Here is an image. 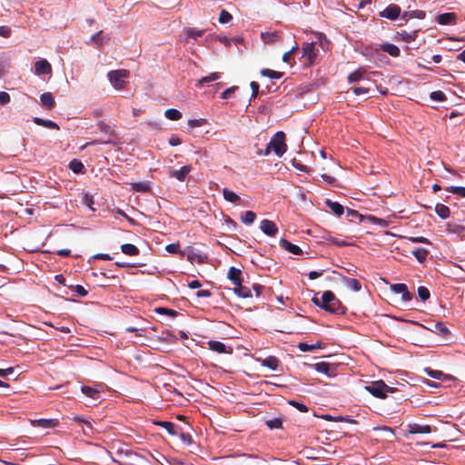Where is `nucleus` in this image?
<instances>
[{"mask_svg":"<svg viewBox=\"0 0 465 465\" xmlns=\"http://www.w3.org/2000/svg\"><path fill=\"white\" fill-rule=\"evenodd\" d=\"M35 70L37 75L49 74L52 72V67L47 60L41 59L35 62Z\"/></svg>","mask_w":465,"mask_h":465,"instance_id":"obj_10","label":"nucleus"},{"mask_svg":"<svg viewBox=\"0 0 465 465\" xmlns=\"http://www.w3.org/2000/svg\"><path fill=\"white\" fill-rule=\"evenodd\" d=\"M425 12L422 10H415L411 13V17L418 18V19H423L425 18Z\"/></svg>","mask_w":465,"mask_h":465,"instance_id":"obj_57","label":"nucleus"},{"mask_svg":"<svg viewBox=\"0 0 465 465\" xmlns=\"http://www.w3.org/2000/svg\"><path fill=\"white\" fill-rule=\"evenodd\" d=\"M326 205L329 209L337 216H341L344 213V207L337 202H332L331 200H326Z\"/></svg>","mask_w":465,"mask_h":465,"instance_id":"obj_24","label":"nucleus"},{"mask_svg":"<svg viewBox=\"0 0 465 465\" xmlns=\"http://www.w3.org/2000/svg\"><path fill=\"white\" fill-rule=\"evenodd\" d=\"M440 25H454L456 23V15L453 13L440 14L436 18Z\"/></svg>","mask_w":465,"mask_h":465,"instance_id":"obj_15","label":"nucleus"},{"mask_svg":"<svg viewBox=\"0 0 465 465\" xmlns=\"http://www.w3.org/2000/svg\"><path fill=\"white\" fill-rule=\"evenodd\" d=\"M40 102H41V104L48 110L54 108V106L55 104L53 94L49 92L44 93L41 94Z\"/></svg>","mask_w":465,"mask_h":465,"instance_id":"obj_18","label":"nucleus"},{"mask_svg":"<svg viewBox=\"0 0 465 465\" xmlns=\"http://www.w3.org/2000/svg\"><path fill=\"white\" fill-rule=\"evenodd\" d=\"M165 250L170 253H178L181 256L184 255V252L180 250V244L178 242L170 243V244L166 245Z\"/></svg>","mask_w":465,"mask_h":465,"instance_id":"obj_43","label":"nucleus"},{"mask_svg":"<svg viewBox=\"0 0 465 465\" xmlns=\"http://www.w3.org/2000/svg\"><path fill=\"white\" fill-rule=\"evenodd\" d=\"M411 241L413 242H420V243L430 244V240L425 238V237H423V236L411 237Z\"/></svg>","mask_w":465,"mask_h":465,"instance_id":"obj_60","label":"nucleus"},{"mask_svg":"<svg viewBox=\"0 0 465 465\" xmlns=\"http://www.w3.org/2000/svg\"><path fill=\"white\" fill-rule=\"evenodd\" d=\"M228 279L233 283L234 286L240 285L242 280V271L235 267H230L227 274Z\"/></svg>","mask_w":465,"mask_h":465,"instance_id":"obj_12","label":"nucleus"},{"mask_svg":"<svg viewBox=\"0 0 465 465\" xmlns=\"http://www.w3.org/2000/svg\"><path fill=\"white\" fill-rule=\"evenodd\" d=\"M366 391L379 399H385L388 392H393L395 388L388 386L383 381H378L365 387Z\"/></svg>","mask_w":465,"mask_h":465,"instance_id":"obj_4","label":"nucleus"},{"mask_svg":"<svg viewBox=\"0 0 465 465\" xmlns=\"http://www.w3.org/2000/svg\"><path fill=\"white\" fill-rule=\"evenodd\" d=\"M262 74L264 76H268L273 79H280L282 76V74L280 72H276L271 69H263L262 70Z\"/></svg>","mask_w":465,"mask_h":465,"instance_id":"obj_46","label":"nucleus"},{"mask_svg":"<svg viewBox=\"0 0 465 465\" xmlns=\"http://www.w3.org/2000/svg\"><path fill=\"white\" fill-rule=\"evenodd\" d=\"M353 93L355 95H367L369 89L366 87H355Z\"/></svg>","mask_w":465,"mask_h":465,"instance_id":"obj_56","label":"nucleus"},{"mask_svg":"<svg viewBox=\"0 0 465 465\" xmlns=\"http://www.w3.org/2000/svg\"><path fill=\"white\" fill-rule=\"evenodd\" d=\"M34 123L37 125H41V126H44L48 129H56V130L59 129V126L57 125V124L51 120H45V119H42L40 117H35Z\"/></svg>","mask_w":465,"mask_h":465,"instance_id":"obj_26","label":"nucleus"},{"mask_svg":"<svg viewBox=\"0 0 465 465\" xmlns=\"http://www.w3.org/2000/svg\"><path fill=\"white\" fill-rule=\"evenodd\" d=\"M411 253L420 262H423L429 254V251L424 248H416L411 251Z\"/></svg>","mask_w":465,"mask_h":465,"instance_id":"obj_29","label":"nucleus"},{"mask_svg":"<svg viewBox=\"0 0 465 465\" xmlns=\"http://www.w3.org/2000/svg\"><path fill=\"white\" fill-rule=\"evenodd\" d=\"M380 49L388 53L392 57H398L401 54L399 47L390 43H384L381 45Z\"/></svg>","mask_w":465,"mask_h":465,"instance_id":"obj_19","label":"nucleus"},{"mask_svg":"<svg viewBox=\"0 0 465 465\" xmlns=\"http://www.w3.org/2000/svg\"><path fill=\"white\" fill-rule=\"evenodd\" d=\"M129 71L125 69L113 70L108 72L107 77L110 84L116 89L122 90L125 87V79L129 77Z\"/></svg>","mask_w":465,"mask_h":465,"instance_id":"obj_3","label":"nucleus"},{"mask_svg":"<svg viewBox=\"0 0 465 465\" xmlns=\"http://www.w3.org/2000/svg\"><path fill=\"white\" fill-rule=\"evenodd\" d=\"M343 282L349 289H351L354 292H359L361 289V282L356 279L343 277Z\"/></svg>","mask_w":465,"mask_h":465,"instance_id":"obj_27","label":"nucleus"},{"mask_svg":"<svg viewBox=\"0 0 465 465\" xmlns=\"http://www.w3.org/2000/svg\"><path fill=\"white\" fill-rule=\"evenodd\" d=\"M314 369L321 373L326 374L327 376L331 377L333 375L334 369L331 367V365L325 361H321L318 363H315L313 365Z\"/></svg>","mask_w":465,"mask_h":465,"instance_id":"obj_16","label":"nucleus"},{"mask_svg":"<svg viewBox=\"0 0 465 465\" xmlns=\"http://www.w3.org/2000/svg\"><path fill=\"white\" fill-rule=\"evenodd\" d=\"M10 95L6 92H0V104H5L9 103Z\"/></svg>","mask_w":465,"mask_h":465,"instance_id":"obj_61","label":"nucleus"},{"mask_svg":"<svg viewBox=\"0 0 465 465\" xmlns=\"http://www.w3.org/2000/svg\"><path fill=\"white\" fill-rule=\"evenodd\" d=\"M121 251L129 256H136L139 255L140 250L132 243H124L121 245Z\"/></svg>","mask_w":465,"mask_h":465,"instance_id":"obj_25","label":"nucleus"},{"mask_svg":"<svg viewBox=\"0 0 465 465\" xmlns=\"http://www.w3.org/2000/svg\"><path fill=\"white\" fill-rule=\"evenodd\" d=\"M203 30H195L193 28H187L185 30V35L187 37H192L193 39H197L198 37H201L203 35Z\"/></svg>","mask_w":465,"mask_h":465,"instance_id":"obj_45","label":"nucleus"},{"mask_svg":"<svg viewBox=\"0 0 465 465\" xmlns=\"http://www.w3.org/2000/svg\"><path fill=\"white\" fill-rule=\"evenodd\" d=\"M186 258L191 263H205L208 261V256L199 250L193 247H188L186 250Z\"/></svg>","mask_w":465,"mask_h":465,"instance_id":"obj_5","label":"nucleus"},{"mask_svg":"<svg viewBox=\"0 0 465 465\" xmlns=\"http://www.w3.org/2000/svg\"><path fill=\"white\" fill-rule=\"evenodd\" d=\"M365 73H366V71L362 68H360V69L354 71L353 73H351L349 75V77H348L349 82L354 83V82L360 81L363 77Z\"/></svg>","mask_w":465,"mask_h":465,"instance_id":"obj_37","label":"nucleus"},{"mask_svg":"<svg viewBox=\"0 0 465 465\" xmlns=\"http://www.w3.org/2000/svg\"><path fill=\"white\" fill-rule=\"evenodd\" d=\"M262 366H266V367L270 368L271 370L274 371L278 368L279 361L274 356H269L262 361Z\"/></svg>","mask_w":465,"mask_h":465,"instance_id":"obj_32","label":"nucleus"},{"mask_svg":"<svg viewBox=\"0 0 465 465\" xmlns=\"http://www.w3.org/2000/svg\"><path fill=\"white\" fill-rule=\"evenodd\" d=\"M391 289L394 293L401 294V298L404 302H410L412 299V295L408 291L407 285L404 283L392 284Z\"/></svg>","mask_w":465,"mask_h":465,"instance_id":"obj_7","label":"nucleus"},{"mask_svg":"<svg viewBox=\"0 0 465 465\" xmlns=\"http://www.w3.org/2000/svg\"><path fill=\"white\" fill-rule=\"evenodd\" d=\"M81 202L83 204H84L85 206H87L88 208H90L91 210H94V208L93 207L94 203V196L87 193H81Z\"/></svg>","mask_w":465,"mask_h":465,"instance_id":"obj_33","label":"nucleus"},{"mask_svg":"<svg viewBox=\"0 0 465 465\" xmlns=\"http://www.w3.org/2000/svg\"><path fill=\"white\" fill-rule=\"evenodd\" d=\"M208 348L218 353H232V349L231 347L227 348L223 342L219 341H209Z\"/></svg>","mask_w":465,"mask_h":465,"instance_id":"obj_9","label":"nucleus"},{"mask_svg":"<svg viewBox=\"0 0 465 465\" xmlns=\"http://www.w3.org/2000/svg\"><path fill=\"white\" fill-rule=\"evenodd\" d=\"M267 427L271 430L280 429L282 426V420L280 418H273L265 421Z\"/></svg>","mask_w":465,"mask_h":465,"instance_id":"obj_41","label":"nucleus"},{"mask_svg":"<svg viewBox=\"0 0 465 465\" xmlns=\"http://www.w3.org/2000/svg\"><path fill=\"white\" fill-rule=\"evenodd\" d=\"M154 312L157 314H164L173 318L178 315V312L165 307H157L154 309Z\"/></svg>","mask_w":465,"mask_h":465,"instance_id":"obj_38","label":"nucleus"},{"mask_svg":"<svg viewBox=\"0 0 465 465\" xmlns=\"http://www.w3.org/2000/svg\"><path fill=\"white\" fill-rule=\"evenodd\" d=\"M430 98L434 101L442 102L446 100V95L441 91H434L430 94Z\"/></svg>","mask_w":465,"mask_h":465,"instance_id":"obj_53","label":"nucleus"},{"mask_svg":"<svg viewBox=\"0 0 465 465\" xmlns=\"http://www.w3.org/2000/svg\"><path fill=\"white\" fill-rule=\"evenodd\" d=\"M401 14V8L396 5H390L383 11L380 13L381 17L391 20L396 19Z\"/></svg>","mask_w":465,"mask_h":465,"instance_id":"obj_11","label":"nucleus"},{"mask_svg":"<svg viewBox=\"0 0 465 465\" xmlns=\"http://www.w3.org/2000/svg\"><path fill=\"white\" fill-rule=\"evenodd\" d=\"M232 19V15L229 12H227L226 10H222L219 15V18H218V20L221 24H227V23L231 22Z\"/></svg>","mask_w":465,"mask_h":465,"instance_id":"obj_47","label":"nucleus"},{"mask_svg":"<svg viewBox=\"0 0 465 465\" xmlns=\"http://www.w3.org/2000/svg\"><path fill=\"white\" fill-rule=\"evenodd\" d=\"M434 331L442 335L449 333L448 328L444 325V323L440 322H438L434 324Z\"/></svg>","mask_w":465,"mask_h":465,"instance_id":"obj_49","label":"nucleus"},{"mask_svg":"<svg viewBox=\"0 0 465 465\" xmlns=\"http://www.w3.org/2000/svg\"><path fill=\"white\" fill-rule=\"evenodd\" d=\"M192 171L191 165H184L179 171H175L173 174H187Z\"/></svg>","mask_w":465,"mask_h":465,"instance_id":"obj_62","label":"nucleus"},{"mask_svg":"<svg viewBox=\"0 0 465 465\" xmlns=\"http://www.w3.org/2000/svg\"><path fill=\"white\" fill-rule=\"evenodd\" d=\"M218 79H220V74L218 73H215V72L214 73H211L209 75L202 77L198 81V84L202 85V84H207V83H210V82L216 81Z\"/></svg>","mask_w":465,"mask_h":465,"instance_id":"obj_40","label":"nucleus"},{"mask_svg":"<svg viewBox=\"0 0 465 465\" xmlns=\"http://www.w3.org/2000/svg\"><path fill=\"white\" fill-rule=\"evenodd\" d=\"M223 195L226 201L233 203H236L238 201H240V197L234 192L229 190L228 188H223Z\"/></svg>","mask_w":465,"mask_h":465,"instance_id":"obj_31","label":"nucleus"},{"mask_svg":"<svg viewBox=\"0 0 465 465\" xmlns=\"http://www.w3.org/2000/svg\"><path fill=\"white\" fill-rule=\"evenodd\" d=\"M154 424L165 429L167 432L172 436H176L179 433V430L176 428V426L171 421L159 420L155 421Z\"/></svg>","mask_w":465,"mask_h":465,"instance_id":"obj_21","label":"nucleus"},{"mask_svg":"<svg viewBox=\"0 0 465 465\" xmlns=\"http://www.w3.org/2000/svg\"><path fill=\"white\" fill-rule=\"evenodd\" d=\"M318 50L314 43H304L302 45V57L307 59V65L311 66L314 64L317 57Z\"/></svg>","mask_w":465,"mask_h":465,"instance_id":"obj_6","label":"nucleus"},{"mask_svg":"<svg viewBox=\"0 0 465 465\" xmlns=\"http://www.w3.org/2000/svg\"><path fill=\"white\" fill-rule=\"evenodd\" d=\"M130 185L132 190L137 193H148L151 190V183L148 181L131 183Z\"/></svg>","mask_w":465,"mask_h":465,"instance_id":"obj_17","label":"nucleus"},{"mask_svg":"<svg viewBox=\"0 0 465 465\" xmlns=\"http://www.w3.org/2000/svg\"><path fill=\"white\" fill-rule=\"evenodd\" d=\"M426 372L428 375L437 380H441L445 377V374L442 371L437 370L426 369Z\"/></svg>","mask_w":465,"mask_h":465,"instance_id":"obj_51","label":"nucleus"},{"mask_svg":"<svg viewBox=\"0 0 465 465\" xmlns=\"http://www.w3.org/2000/svg\"><path fill=\"white\" fill-rule=\"evenodd\" d=\"M448 190L460 197L465 198V187L462 186H451Z\"/></svg>","mask_w":465,"mask_h":465,"instance_id":"obj_52","label":"nucleus"},{"mask_svg":"<svg viewBox=\"0 0 465 465\" xmlns=\"http://www.w3.org/2000/svg\"><path fill=\"white\" fill-rule=\"evenodd\" d=\"M260 229L269 236H274L278 232V227L275 223L267 219L261 222Z\"/></svg>","mask_w":465,"mask_h":465,"instance_id":"obj_8","label":"nucleus"},{"mask_svg":"<svg viewBox=\"0 0 465 465\" xmlns=\"http://www.w3.org/2000/svg\"><path fill=\"white\" fill-rule=\"evenodd\" d=\"M347 215L351 218H358L361 222L363 221V215L361 214L358 211L347 208L346 210Z\"/></svg>","mask_w":465,"mask_h":465,"instance_id":"obj_54","label":"nucleus"},{"mask_svg":"<svg viewBox=\"0 0 465 465\" xmlns=\"http://www.w3.org/2000/svg\"><path fill=\"white\" fill-rule=\"evenodd\" d=\"M82 392L85 394L87 397H90L94 400H97L101 396V391L98 386L90 387V386H83Z\"/></svg>","mask_w":465,"mask_h":465,"instance_id":"obj_20","label":"nucleus"},{"mask_svg":"<svg viewBox=\"0 0 465 465\" xmlns=\"http://www.w3.org/2000/svg\"><path fill=\"white\" fill-rule=\"evenodd\" d=\"M261 37L265 44H273L280 41L281 38L276 31L262 33Z\"/></svg>","mask_w":465,"mask_h":465,"instance_id":"obj_22","label":"nucleus"},{"mask_svg":"<svg viewBox=\"0 0 465 465\" xmlns=\"http://www.w3.org/2000/svg\"><path fill=\"white\" fill-rule=\"evenodd\" d=\"M234 292L241 298H249L252 297V292L249 288L243 286L242 282L240 285L234 286Z\"/></svg>","mask_w":465,"mask_h":465,"instance_id":"obj_28","label":"nucleus"},{"mask_svg":"<svg viewBox=\"0 0 465 465\" xmlns=\"http://www.w3.org/2000/svg\"><path fill=\"white\" fill-rule=\"evenodd\" d=\"M280 245L287 252H291V253H293L295 255H300L302 253V249L298 246V245H295L290 242H288L287 240L285 239H281L280 240Z\"/></svg>","mask_w":465,"mask_h":465,"instance_id":"obj_14","label":"nucleus"},{"mask_svg":"<svg viewBox=\"0 0 465 465\" xmlns=\"http://www.w3.org/2000/svg\"><path fill=\"white\" fill-rule=\"evenodd\" d=\"M287 151L286 136L282 131L277 132L267 143L264 151H259V155L269 156L273 153L277 157H282Z\"/></svg>","mask_w":465,"mask_h":465,"instance_id":"obj_2","label":"nucleus"},{"mask_svg":"<svg viewBox=\"0 0 465 465\" xmlns=\"http://www.w3.org/2000/svg\"><path fill=\"white\" fill-rule=\"evenodd\" d=\"M323 270L321 272L312 271L308 273L310 280H315L322 275Z\"/></svg>","mask_w":465,"mask_h":465,"instance_id":"obj_63","label":"nucleus"},{"mask_svg":"<svg viewBox=\"0 0 465 465\" xmlns=\"http://www.w3.org/2000/svg\"><path fill=\"white\" fill-rule=\"evenodd\" d=\"M181 440L183 442L186 443L187 445H190L193 442L192 436L187 432H179Z\"/></svg>","mask_w":465,"mask_h":465,"instance_id":"obj_55","label":"nucleus"},{"mask_svg":"<svg viewBox=\"0 0 465 465\" xmlns=\"http://www.w3.org/2000/svg\"><path fill=\"white\" fill-rule=\"evenodd\" d=\"M256 219V214L252 211H246L241 217L244 224H252Z\"/></svg>","mask_w":465,"mask_h":465,"instance_id":"obj_35","label":"nucleus"},{"mask_svg":"<svg viewBox=\"0 0 465 465\" xmlns=\"http://www.w3.org/2000/svg\"><path fill=\"white\" fill-rule=\"evenodd\" d=\"M435 212L441 219H447L450 216V208L441 203L436 204Z\"/></svg>","mask_w":465,"mask_h":465,"instance_id":"obj_30","label":"nucleus"},{"mask_svg":"<svg viewBox=\"0 0 465 465\" xmlns=\"http://www.w3.org/2000/svg\"><path fill=\"white\" fill-rule=\"evenodd\" d=\"M69 167H70L71 171L74 173H79L84 172V164L82 163V162H80L76 159H74L73 161L70 162Z\"/></svg>","mask_w":465,"mask_h":465,"instance_id":"obj_36","label":"nucleus"},{"mask_svg":"<svg viewBox=\"0 0 465 465\" xmlns=\"http://www.w3.org/2000/svg\"><path fill=\"white\" fill-rule=\"evenodd\" d=\"M318 295L319 293H316L312 299V302L316 306L331 313H345L346 307L342 305L341 301L335 296V294L332 292L326 291L322 294L321 297H318Z\"/></svg>","mask_w":465,"mask_h":465,"instance_id":"obj_1","label":"nucleus"},{"mask_svg":"<svg viewBox=\"0 0 465 465\" xmlns=\"http://www.w3.org/2000/svg\"><path fill=\"white\" fill-rule=\"evenodd\" d=\"M363 220H368L370 221L371 223L373 224H377V225H381V226H387V222L381 218H378L376 216H373V215H363Z\"/></svg>","mask_w":465,"mask_h":465,"instance_id":"obj_42","label":"nucleus"},{"mask_svg":"<svg viewBox=\"0 0 465 465\" xmlns=\"http://www.w3.org/2000/svg\"><path fill=\"white\" fill-rule=\"evenodd\" d=\"M236 89H237V87H236V86H232V87H230V88H227L225 91H223V94H222L221 97H222L223 99H227V98H229V97H230V95H231L232 94H233V93H234V91H235Z\"/></svg>","mask_w":465,"mask_h":465,"instance_id":"obj_58","label":"nucleus"},{"mask_svg":"<svg viewBox=\"0 0 465 465\" xmlns=\"http://www.w3.org/2000/svg\"><path fill=\"white\" fill-rule=\"evenodd\" d=\"M58 423V420L55 419H40L33 422L35 426L42 428H54Z\"/></svg>","mask_w":465,"mask_h":465,"instance_id":"obj_23","label":"nucleus"},{"mask_svg":"<svg viewBox=\"0 0 465 465\" xmlns=\"http://www.w3.org/2000/svg\"><path fill=\"white\" fill-rule=\"evenodd\" d=\"M73 288L81 297H84L88 293L87 291L82 285H75Z\"/></svg>","mask_w":465,"mask_h":465,"instance_id":"obj_59","label":"nucleus"},{"mask_svg":"<svg viewBox=\"0 0 465 465\" xmlns=\"http://www.w3.org/2000/svg\"><path fill=\"white\" fill-rule=\"evenodd\" d=\"M418 295L419 297L420 298L421 301L425 302L427 301L430 296V291L427 287L425 286H420L418 288Z\"/></svg>","mask_w":465,"mask_h":465,"instance_id":"obj_44","label":"nucleus"},{"mask_svg":"<svg viewBox=\"0 0 465 465\" xmlns=\"http://www.w3.org/2000/svg\"><path fill=\"white\" fill-rule=\"evenodd\" d=\"M164 115L166 118L173 120V121H177L182 118L181 112H179L176 109H167L164 113Z\"/></svg>","mask_w":465,"mask_h":465,"instance_id":"obj_39","label":"nucleus"},{"mask_svg":"<svg viewBox=\"0 0 465 465\" xmlns=\"http://www.w3.org/2000/svg\"><path fill=\"white\" fill-rule=\"evenodd\" d=\"M206 124V119L199 118V119H190L188 121V125L191 128L200 127Z\"/></svg>","mask_w":465,"mask_h":465,"instance_id":"obj_48","label":"nucleus"},{"mask_svg":"<svg viewBox=\"0 0 465 465\" xmlns=\"http://www.w3.org/2000/svg\"><path fill=\"white\" fill-rule=\"evenodd\" d=\"M288 403L296 408L298 411H300L301 412H307L308 411V407L302 403V402H299V401H289Z\"/></svg>","mask_w":465,"mask_h":465,"instance_id":"obj_50","label":"nucleus"},{"mask_svg":"<svg viewBox=\"0 0 465 465\" xmlns=\"http://www.w3.org/2000/svg\"><path fill=\"white\" fill-rule=\"evenodd\" d=\"M408 431L411 434L430 433L432 430L430 425H420L417 423H411L408 425Z\"/></svg>","mask_w":465,"mask_h":465,"instance_id":"obj_13","label":"nucleus"},{"mask_svg":"<svg viewBox=\"0 0 465 465\" xmlns=\"http://www.w3.org/2000/svg\"><path fill=\"white\" fill-rule=\"evenodd\" d=\"M298 348L300 349V351H304V352L305 351H312L316 349L322 348V342L318 341L315 344H307L304 342H300L298 344Z\"/></svg>","mask_w":465,"mask_h":465,"instance_id":"obj_34","label":"nucleus"},{"mask_svg":"<svg viewBox=\"0 0 465 465\" xmlns=\"http://www.w3.org/2000/svg\"><path fill=\"white\" fill-rule=\"evenodd\" d=\"M293 54L290 51L285 52L282 55V61L286 64H290L292 59Z\"/></svg>","mask_w":465,"mask_h":465,"instance_id":"obj_64","label":"nucleus"}]
</instances>
